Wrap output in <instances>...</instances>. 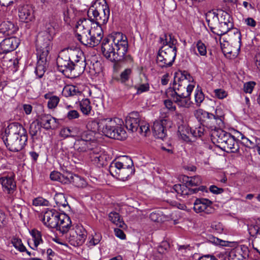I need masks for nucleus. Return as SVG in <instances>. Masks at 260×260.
Here are the masks:
<instances>
[{
	"mask_svg": "<svg viewBox=\"0 0 260 260\" xmlns=\"http://www.w3.org/2000/svg\"><path fill=\"white\" fill-rule=\"evenodd\" d=\"M128 49L127 38L121 33L103 39L102 51L104 56L110 61H122L131 63L133 59L130 55H126Z\"/></svg>",
	"mask_w": 260,
	"mask_h": 260,
	"instance_id": "nucleus-1",
	"label": "nucleus"
},
{
	"mask_svg": "<svg viewBox=\"0 0 260 260\" xmlns=\"http://www.w3.org/2000/svg\"><path fill=\"white\" fill-rule=\"evenodd\" d=\"M187 77L190 75L185 72L175 73L173 87L166 92L167 96L181 108H188L192 104L190 95L194 85L188 83Z\"/></svg>",
	"mask_w": 260,
	"mask_h": 260,
	"instance_id": "nucleus-2",
	"label": "nucleus"
},
{
	"mask_svg": "<svg viewBox=\"0 0 260 260\" xmlns=\"http://www.w3.org/2000/svg\"><path fill=\"white\" fill-rule=\"evenodd\" d=\"M159 42L162 46L157 53V64L162 68L170 67L176 56L177 40L171 34H164L160 37Z\"/></svg>",
	"mask_w": 260,
	"mask_h": 260,
	"instance_id": "nucleus-3",
	"label": "nucleus"
},
{
	"mask_svg": "<svg viewBox=\"0 0 260 260\" xmlns=\"http://www.w3.org/2000/svg\"><path fill=\"white\" fill-rule=\"evenodd\" d=\"M88 16L94 25L106 24L109 18L110 9L106 0H96L88 11Z\"/></svg>",
	"mask_w": 260,
	"mask_h": 260,
	"instance_id": "nucleus-4",
	"label": "nucleus"
},
{
	"mask_svg": "<svg viewBox=\"0 0 260 260\" xmlns=\"http://www.w3.org/2000/svg\"><path fill=\"white\" fill-rule=\"evenodd\" d=\"M211 137L214 143L219 144L227 152L236 153L239 149L238 142L235 137L221 129L213 131L211 133Z\"/></svg>",
	"mask_w": 260,
	"mask_h": 260,
	"instance_id": "nucleus-5",
	"label": "nucleus"
},
{
	"mask_svg": "<svg viewBox=\"0 0 260 260\" xmlns=\"http://www.w3.org/2000/svg\"><path fill=\"white\" fill-rule=\"evenodd\" d=\"M100 126L101 132L109 138L122 140L126 137L125 131L117 123L115 119H101Z\"/></svg>",
	"mask_w": 260,
	"mask_h": 260,
	"instance_id": "nucleus-6",
	"label": "nucleus"
},
{
	"mask_svg": "<svg viewBox=\"0 0 260 260\" xmlns=\"http://www.w3.org/2000/svg\"><path fill=\"white\" fill-rule=\"evenodd\" d=\"M183 180L185 184H175L172 188L173 190L182 196L196 193L199 191L203 192L206 191V187L204 186H201L198 188L192 189L189 188V187L199 186L202 183V179L200 176H184Z\"/></svg>",
	"mask_w": 260,
	"mask_h": 260,
	"instance_id": "nucleus-7",
	"label": "nucleus"
},
{
	"mask_svg": "<svg viewBox=\"0 0 260 260\" xmlns=\"http://www.w3.org/2000/svg\"><path fill=\"white\" fill-rule=\"evenodd\" d=\"M218 14L214 12L209 11L206 15V19L208 22V26L211 31L218 36H222L227 33L233 27V24H225L218 22V24L215 23L218 19Z\"/></svg>",
	"mask_w": 260,
	"mask_h": 260,
	"instance_id": "nucleus-8",
	"label": "nucleus"
},
{
	"mask_svg": "<svg viewBox=\"0 0 260 260\" xmlns=\"http://www.w3.org/2000/svg\"><path fill=\"white\" fill-rule=\"evenodd\" d=\"M53 37L45 32H40L36 39V50L37 55L43 57L49 56L50 51L52 47Z\"/></svg>",
	"mask_w": 260,
	"mask_h": 260,
	"instance_id": "nucleus-9",
	"label": "nucleus"
},
{
	"mask_svg": "<svg viewBox=\"0 0 260 260\" xmlns=\"http://www.w3.org/2000/svg\"><path fill=\"white\" fill-rule=\"evenodd\" d=\"M91 20L86 18L80 19L76 25V37L83 45L88 40V35L92 28Z\"/></svg>",
	"mask_w": 260,
	"mask_h": 260,
	"instance_id": "nucleus-10",
	"label": "nucleus"
},
{
	"mask_svg": "<svg viewBox=\"0 0 260 260\" xmlns=\"http://www.w3.org/2000/svg\"><path fill=\"white\" fill-rule=\"evenodd\" d=\"M87 237V232L82 226H77L67 235V239L70 244L77 247L82 245Z\"/></svg>",
	"mask_w": 260,
	"mask_h": 260,
	"instance_id": "nucleus-11",
	"label": "nucleus"
},
{
	"mask_svg": "<svg viewBox=\"0 0 260 260\" xmlns=\"http://www.w3.org/2000/svg\"><path fill=\"white\" fill-rule=\"evenodd\" d=\"M28 136L6 137L3 141L9 150L18 152L21 150L26 145Z\"/></svg>",
	"mask_w": 260,
	"mask_h": 260,
	"instance_id": "nucleus-12",
	"label": "nucleus"
},
{
	"mask_svg": "<svg viewBox=\"0 0 260 260\" xmlns=\"http://www.w3.org/2000/svg\"><path fill=\"white\" fill-rule=\"evenodd\" d=\"M104 36L103 31L101 26L94 25L88 35V40H85L83 45L93 47L100 44Z\"/></svg>",
	"mask_w": 260,
	"mask_h": 260,
	"instance_id": "nucleus-13",
	"label": "nucleus"
},
{
	"mask_svg": "<svg viewBox=\"0 0 260 260\" xmlns=\"http://www.w3.org/2000/svg\"><path fill=\"white\" fill-rule=\"evenodd\" d=\"M75 54L76 55L75 60H73V68L74 73V77H76L83 73L86 68V66L88 64L85 60L83 53L79 49H75Z\"/></svg>",
	"mask_w": 260,
	"mask_h": 260,
	"instance_id": "nucleus-14",
	"label": "nucleus"
},
{
	"mask_svg": "<svg viewBox=\"0 0 260 260\" xmlns=\"http://www.w3.org/2000/svg\"><path fill=\"white\" fill-rule=\"evenodd\" d=\"M61 214L54 209L47 210L44 214V224L49 228H56L58 226Z\"/></svg>",
	"mask_w": 260,
	"mask_h": 260,
	"instance_id": "nucleus-15",
	"label": "nucleus"
},
{
	"mask_svg": "<svg viewBox=\"0 0 260 260\" xmlns=\"http://www.w3.org/2000/svg\"><path fill=\"white\" fill-rule=\"evenodd\" d=\"M212 204V202L207 199H197L193 203V210L197 213L209 214L214 211Z\"/></svg>",
	"mask_w": 260,
	"mask_h": 260,
	"instance_id": "nucleus-16",
	"label": "nucleus"
},
{
	"mask_svg": "<svg viewBox=\"0 0 260 260\" xmlns=\"http://www.w3.org/2000/svg\"><path fill=\"white\" fill-rule=\"evenodd\" d=\"M75 49L71 48H66L62 50L59 53L58 56L56 59L57 69H61L65 67L66 64L69 63V61L75 60L76 56L75 54Z\"/></svg>",
	"mask_w": 260,
	"mask_h": 260,
	"instance_id": "nucleus-17",
	"label": "nucleus"
},
{
	"mask_svg": "<svg viewBox=\"0 0 260 260\" xmlns=\"http://www.w3.org/2000/svg\"><path fill=\"white\" fill-rule=\"evenodd\" d=\"M109 172L113 176L122 181H125L134 174L135 168L123 167L119 168V167L117 168L113 165H110L109 167Z\"/></svg>",
	"mask_w": 260,
	"mask_h": 260,
	"instance_id": "nucleus-18",
	"label": "nucleus"
},
{
	"mask_svg": "<svg viewBox=\"0 0 260 260\" xmlns=\"http://www.w3.org/2000/svg\"><path fill=\"white\" fill-rule=\"evenodd\" d=\"M15 175L11 172L7 175H4L0 178L3 189L4 192L8 194H12L16 190V184L14 180Z\"/></svg>",
	"mask_w": 260,
	"mask_h": 260,
	"instance_id": "nucleus-19",
	"label": "nucleus"
},
{
	"mask_svg": "<svg viewBox=\"0 0 260 260\" xmlns=\"http://www.w3.org/2000/svg\"><path fill=\"white\" fill-rule=\"evenodd\" d=\"M6 137L27 136L26 129L18 122L10 123L5 129Z\"/></svg>",
	"mask_w": 260,
	"mask_h": 260,
	"instance_id": "nucleus-20",
	"label": "nucleus"
},
{
	"mask_svg": "<svg viewBox=\"0 0 260 260\" xmlns=\"http://www.w3.org/2000/svg\"><path fill=\"white\" fill-rule=\"evenodd\" d=\"M169 121L166 119L156 120L152 126L154 136L158 139L163 140L167 137V126Z\"/></svg>",
	"mask_w": 260,
	"mask_h": 260,
	"instance_id": "nucleus-21",
	"label": "nucleus"
},
{
	"mask_svg": "<svg viewBox=\"0 0 260 260\" xmlns=\"http://www.w3.org/2000/svg\"><path fill=\"white\" fill-rule=\"evenodd\" d=\"M37 120L46 130L54 129L57 127L58 124V120L50 114H42L38 116Z\"/></svg>",
	"mask_w": 260,
	"mask_h": 260,
	"instance_id": "nucleus-22",
	"label": "nucleus"
},
{
	"mask_svg": "<svg viewBox=\"0 0 260 260\" xmlns=\"http://www.w3.org/2000/svg\"><path fill=\"white\" fill-rule=\"evenodd\" d=\"M95 143L94 142H88L79 139L76 140L74 147L76 151L79 153H88L91 155V152L94 149Z\"/></svg>",
	"mask_w": 260,
	"mask_h": 260,
	"instance_id": "nucleus-23",
	"label": "nucleus"
},
{
	"mask_svg": "<svg viewBox=\"0 0 260 260\" xmlns=\"http://www.w3.org/2000/svg\"><path fill=\"white\" fill-rule=\"evenodd\" d=\"M140 123L139 114L138 112H133L126 117L125 126L128 131L132 132L138 130Z\"/></svg>",
	"mask_w": 260,
	"mask_h": 260,
	"instance_id": "nucleus-24",
	"label": "nucleus"
},
{
	"mask_svg": "<svg viewBox=\"0 0 260 260\" xmlns=\"http://www.w3.org/2000/svg\"><path fill=\"white\" fill-rule=\"evenodd\" d=\"M247 247H238L232 249L229 253V260H246L249 256Z\"/></svg>",
	"mask_w": 260,
	"mask_h": 260,
	"instance_id": "nucleus-25",
	"label": "nucleus"
},
{
	"mask_svg": "<svg viewBox=\"0 0 260 260\" xmlns=\"http://www.w3.org/2000/svg\"><path fill=\"white\" fill-rule=\"evenodd\" d=\"M18 46V40L15 37L4 39L0 43V54L7 53L15 49Z\"/></svg>",
	"mask_w": 260,
	"mask_h": 260,
	"instance_id": "nucleus-26",
	"label": "nucleus"
},
{
	"mask_svg": "<svg viewBox=\"0 0 260 260\" xmlns=\"http://www.w3.org/2000/svg\"><path fill=\"white\" fill-rule=\"evenodd\" d=\"M34 10L31 6L24 5L19 8L18 16L21 21L28 23L32 21L35 16Z\"/></svg>",
	"mask_w": 260,
	"mask_h": 260,
	"instance_id": "nucleus-27",
	"label": "nucleus"
},
{
	"mask_svg": "<svg viewBox=\"0 0 260 260\" xmlns=\"http://www.w3.org/2000/svg\"><path fill=\"white\" fill-rule=\"evenodd\" d=\"M215 113V114L209 113V116L205 123L207 127L212 129V132L219 129L216 128L217 126L220 127L223 125L222 116L218 115V110L216 109Z\"/></svg>",
	"mask_w": 260,
	"mask_h": 260,
	"instance_id": "nucleus-28",
	"label": "nucleus"
},
{
	"mask_svg": "<svg viewBox=\"0 0 260 260\" xmlns=\"http://www.w3.org/2000/svg\"><path fill=\"white\" fill-rule=\"evenodd\" d=\"M72 183L76 187L79 188H83L87 185V182L83 178L72 173H67L66 176L64 183Z\"/></svg>",
	"mask_w": 260,
	"mask_h": 260,
	"instance_id": "nucleus-29",
	"label": "nucleus"
},
{
	"mask_svg": "<svg viewBox=\"0 0 260 260\" xmlns=\"http://www.w3.org/2000/svg\"><path fill=\"white\" fill-rule=\"evenodd\" d=\"M58 25L54 17H49L44 20L43 30L41 32H45L54 36L57 29Z\"/></svg>",
	"mask_w": 260,
	"mask_h": 260,
	"instance_id": "nucleus-30",
	"label": "nucleus"
},
{
	"mask_svg": "<svg viewBox=\"0 0 260 260\" xmlns=\"http://www.w3.org/2000/svg\"><path fill=\"white\" fill-rule=\"evenodd\" d=\"M38 61L36 68L35 73L39 78H42L46 69V63L49 59V56H45L43 57L42 55H37Z\"/></svg>",
	"mask_w": 260,
	"mask_h": 260,
	"instance_id": "nucleus-31",
	"label": "nucleus"
},
{
	"mask_svg": "<svg viewBox=\"0 0 260 260\" xmlns=\"http://www.w3.org/2000/svg\"><path fill=\"white\" fill-rule=\"evenodd\" d=\"M18 27L10 21L3 22L0 24V32L7 36H11L15 33Z\"/></svg>",
	"mask_w": 260,
	"mask_h": 260,
	"instance_id": "nucleus-32",
	"label": "nucleus"
},
{
	"mask_svg": "<svg viewBox=\"0 0 260 260\" xmlns=\"http://www.w3.org/2000/svg\"><path fill=\"white\" fill-rule=\"evenodd\" d=\"M89 155L91 160L97 165L103 166L106 160V156L101 152L100 148L95 147Z\"/></svg>",
	"mask_w": 260,
	"mask_h": 260,
	"instance_id": "nucleus-33",
	"label": "nucleus"
},
{
	"mask_svg": "<svg viewBox=\"0 0 260 260\" xmlns=\"http://www.w3.org/2000/svg\"><path fill=\"white\" fill-rule=\"evenodd\" d=\"M60 216L61 217L58 222V226L56 229L62 233H66L71 227V220L70 218L66 214H62Z\"/></svg>",
	"mask_w": 260,
	"mask_h": 260,
	"instance_id": "nucleus-34",
	"label": "nucleus"
},
{
	"mask_svg": "<svg viewBox=\"0 0 260 260\" xmlns=\"http://www.w3.org/2000/svg\"><path fill=\"white\" fill-rule=\"evenodd\" d=\"M110 165H113L119 168L120 167L134 168L132 159L127 156H123L118 160L113 161Z\"/></svg>",
	"mask_w": 260,
	"mask_h": 260,
	"instance_id": "nucleus-35",
	"label": "nucleus"
},
{
	"mask_svg": "<svg viewBox=\"0 0 260 260\" xmlns=\"http://www.w3.org/2000/svg\"><path fill=\"white\" fill-rule=\"evenodd\" d=\"M41 127L42 126L37 120L30 124L29 133L33 140L38 139L40 136L42 131Z\"/></svg>",
	"mask_w": 260,
	"mask_h": 260,
	"instance_id": "nucleus-36",
	"label": "nucleus"
},
{
	"mask_svg": "<svg viewBox=\"0 0 260 260\" xmlns=\"http://www.w3.org/2000/svg\"><path fill=\"white\" fill-rule=\"evenodd\" d=\"M81 93L76 86L70 85L65 86L62 91V94L66 97L80 94Z\"/></svg>",
	"mask_w": 260,
	"mask_h": 260,
	"instance_id": "nucleus-37",
	"label": "nucleus"
},
{
	"mask_svg": "<svg viewBox=\"0 0 260 260\" xmlns=\"http://www.w3.org/2000/svg\"><path fill=\"white\" fill-rule=\"evenodd\" d=\"M45 99L48 100V107L49 109L55 108L59 102V98L56 95H54L51 93H48L44 95Z\"/></svg>",
	"mask_w": 260,
	"mask_h": 260,
	"instance_id": "nucleus-38",
	"label": "nucleus"
},
{
	"mask_svg": "<svg viewBox=\"0 0 260 260\" xmlns=\"http://www.w3.org/2000/svg\"><path fill=\"white\" fill-rule=\"evenodd\" d=\"M73 61L72 60L69 61V63L66 64L65 67H63L61 69L58 70L61 72L64 76L68 78H73V74L74 73L73 68Z\"/></svg>",
	"mask_w": 260,
	"mask_h": 260,
	"instance_id": "nucleus-39",
	"label": "nucleus"
},
{
	"mask_svg": "<svg viewBox=\"0 0 260 260\" xmlns=\"http://www.w3.org/2000/svg\"><path fill=\"white\" fill-rule=\"evenodd\" d=\"M109 219L117 226L124 228L125 224L121 219L119 213L116 212H112L109 214Z\"/></svg>",
	"mask_w": 260,
	"mask_h": 260,
	"instance_id": "nucleus-40",
	"label": "nucleus"
},
{
	"mask_svg": "<svg viewBox=\"0 0 260 260\" xmlns=\"http://www.w3.org/2000/svg\"><path fill=\"white\" fill-rule=\"evenodd\" d=\"M132 74V70L130 68H127L122 71L119 77L116 78V80L120 82L121 83H125L129 80Z\"/></svg>",
	"mask_w": 260,
	"mask_h": 260,
	"instance_id": "nucleus-41",
	"label": "nucleus"
},
{
	"mask_svg": "<svg viewBox=\"0 0 260 260\" xmlns=\"http://www.w3.org/2000/svg\"><path fill=\"white\" fill-rule=\"evenodd\" d=\"M86 128L88 131L92 132L93 133H95L97 131L101 132L100 120L98 122L92 119H89L86 124Z\"/></svg>",
	"mask_w": 260,
	"mask_h": 260,
	"instance_id": "nucleus-42",
	"label": "nucleus"
},
{
	"mask_svg": "<svg viewBox=\"0 0 260 260\" xmlns=\"http://www.w3.org/2000/svg\"><path fill=\"white\" fill-rule=\"evenodd\" d=\"M80 110L85 115H89L91 110L90 102L89 100L85 99L82 100L80 103Z\"/></svg>",
	"mask_w": 260,
	"mask_h": 260,
	"instance_id": "nucleus-43",
	"label": "nucleus"
},
{
	"mask_svg": "<svg viewBox=\"0 0 260 260\" xmlns=\"http://www.w3.org/2000/svg\"><path fill=\"white\" fill-rule=\"evenodd\" d=\"M54 200L58 207H66L68 205L66 198L63 193H56Z\"/></svg>",
	"mask_w": 260,
	"mask_h": 260,
	"instance_id": "nucleus-44",
	"label": "nucleus"
},
{
	"mask_svg": "<svg viewBox=\"0 0 260 260\" xmlns=\"http://www.w3.org/2000/svg\"><path fill=\"white\" fill-rule=\"evenodd\" d=\"M205 99L204 94L200 87L198 86L195 90L194 100L197 106H200Z\"/></svg>",
	"mask_w": 260,
	"mask_h": 260,
	"instance_id": "nucleus-45",
	"label": "nucleus"
},
{
	"mask_svg": "<svg viewBox=\"0 0 260 260\" xmlns=\"http://www.w3.org/2000/svg\"><path fill=\"white\" fill-rule=\"evenodd\" d=\"M209 113L202 109H198L194 112V115L200 121H202L205 123L208 117H209Z\"/></svg>",
	"mask_w": 260,
	"mask_h": 260,
	"instance_id": "nucleus-46",
	"label": "nucleus"
},
{
	"mask_svg": "<svg viewBox=\"0 0 260 260\" xmlns=\"http://www.w3.org/2000/svg\"><path fill=\"white\" fill-rule=\"evenodd\" d=\"M63 19L66 23L69 24L72 19L74 17L73 10L71 8H67L63 11Z\"/></svg>",
	"mask_w": 260,
	"mask_h": 260,
	"instance_id": "nucleus-47",
	"label": "nucleus"
},
{
	"mask_svg": "<svg viewBox=\"0 0 260 260\" xmlns=\"http://www.w3.org/2000/svg\"><path fill=\"white\" fill-rule=\"evenodd\" d=\"M232 18H231L230 14L226 12L222 11L221 14H220V18H218L217 21L218 22L222 23H224L225 24H233V22L232 21Z\"/></svg>",
	"mask_w": 260,
	"mask_h": 260,
	"instance_id": "nucleus-48",
	"label": "nucleus"
},
{
	"mask_svg": "<svg viewBox=\"0 0 260 260\" xmlns=\"http://www.w3.org/2000/svg\"><path fill=\"white\" fill-rule=\"evenodd\" d=\"M11 242L15 248L20 252H24L25 251H26V249L22 244L20 239L16 237H13L12 239Z\"/></svg>",
	"mask_w": 260,
	"mask_h": 260,
	"instance_id": "nucleus-49",
	"label": "nucleus"
},
{
	"mask_svg": "<svg viewBox=\"0 0 260 260\" xmlns=\"http://www.w3.org/2000/svg\"><path fill=\"white\" fill-rule=\"evenodd\" d=\"M31 234L33 238L35 247H37L39 244L43 242L41 233L38 230H32Z\"/></svg>",
	"mask_w": 260,
	"mask_h": 260,
	"instance_id": "nucleus-50",
	"label": "nucleus"
},
{
	"mask_svg": "<svg viewBox=\"0 0 260 260\" xmlns=\"http://www.w3.org/2000/svg\"><path fill=\"white\" fill-rule=\"evenodd\" d=\"M258 138H254L253 141L250 140L244 136L242 135L241 137V143L247 147L254 148L257 146L256 140Z\"/></svg>",
	"mask_w": 260,
	"mask_h": 260,
	"instance_id": "nucleus-51",
	"label": "nucleus"
},
{
	"mask_svg": "<svg viewBox=\"0 0 260 260\" xmlns=\"http://www.w3.org/2000/svg\"><path fill=\"white\" fill-rule=\"evenodd\" d=\"M102 237L100 234L95 233L94 235H92L91 238H89L87 245L88 247H92L95 246L100 243L102 240Z\"/></svg>",
	"mask_w": 260,
	"mask_h": 260,
	"instance_id": "nucleus-52",
	"label": "nucleus"
},
{
	"mask_svg": "<svg viewBox=\"0 0 260 260\" xmlns=\"http://www.w3.org/2000/svg\"><path fill=\"white\" fill-rule=\"evenodd\" d=\"M89 72L92 74H99L102 71L101 64L100 62H90L89 65Z\"/></svg>",
	"mask_w": 260,
	"mask_h": 260,
	"instance_id": "nucleus-53",
	"label": "nucleus"
},
{
	"mask_svg": "<svg viewBox=\"0 0 260 260\" xmlns=\"http://www.w3.org/2000/svg\"><path fill=\"white\" fill-rule=\"evenodd\" d=\"M139 133L144 136H147L150 134L149 124L145 122H141L139 125Z\"/></svg>",
	"mask_w": 260,
	"mask_h": 260,
	"instance_id": "nucleus-54",
	"label": "nucleus"
},
{
	"mask_svg": "<svg viewBox=\"0 0 260 260\" xmlns=\"http://www.w3.org/2000/svg\"><path fill=\"white\" fill-rule=\"evenodd\" d=\"M204 131L205 129L204 126H200L198 127H195L194 128H191V131L190 134H191V136L193 137L200 138L204 135Z\"/></svg>",
	"mask_w": 260,
	"mask_h": 260,
	"instance_id": "nucleus-55",
	"label": "nucleus"
},
{
	"mask_svg": "<svg viewBox=\"0 0 260 260\" xmlns=\"http://www.w3.org/2000/svg\"><path fill=\"white\" fill-rule=\"evenodd\" d=\"M66 176V175L61 174L58 172H52L50 174V177L52 180L58 181L64 183Z\"/></svg>",
	"mask_w": 260,
	"mask_h": 260,
	"instance_id": "nucleus-56",
	"label": "nucleus"
},
{
	"mask_svg": "<svg viewBox=\"0 0 260 260\" xmlns=\"http://www.w3.org/2000/svg\"><path fill=\"white\" fill-rule=\"evenodd\" d=\"M196 48L199 53L201 56H206L207 54V48L206 45L201 41H199L196 44Z\"/></svg>",
	"mask_w": 260,
	"mask_h": 260,
	"instance_id": "nucleus-57",
	"label": "nucleus"
},
{
	"mask_svg": "<svg viewBox=\"0 0 260 260\" xmlns=\"http://www.w3.org/2000/svg\"><path fill=\"white\" fill-rule=\"evenodd\" d=\"M233 39L238 44V49L237 50L238 51L240 50V46L241 44V35L239 30L238 29H233Z\"/></svg>",
	"mask_w": 260,
	"mask_h": 260,
	"instance_id": "nucleus-58",
	"label": "nucleus"
},
{
	"mask_svg": "<svg viewBox=\"0 0 260 260\" xmlns=\"http://www.w3.org/2000/svg\"><path fill=\"white\" fill-rule=\"evenodd\" d=\"M93 134L92 132L89 131H84L81 134L79 139L92 142L91 141L93 139Z\"/></svg>",
	"mask_w": 260,
	"mask_h": 260,
	"instance_id": "nucleus-59",
	"label": "nucleus"
},
{
	"mask_svg": "<svg viewBox=\"0 0 260 260\" xmlns=\"http://www.w3.org/2000/svg\"><path fill=\"white\" fill-rule=\"evenodd\" d=\"M32 204L36 206H48L49 202L42 197H38L33 200Z\"/></svg>",
	"mask_w": 260,
	"mask_h": 260,
	"instance_id": "nucleus-60",
	"label": "nucleus"
},
{
	"mask_svg": "<svg viewBox=\"0 0 260 260\" xmlns=\"http://www.w3.org/2000/svg\"><path fill=\"white\" fill-rule=\"evenodd\" d=\"M248 231L251 236L257 237V234L260 233V227L256 223L255 225H251L248 228Z\"/></svg>",
	"mask_w": 260,
	"mask_h": 260,
	"instance_id": "nucleus-61",
	"label": "nucleus"
},
{
	"mask_svg": "<svg viewBox=\"0 0 260 260\" xmlns=\"http://www.w3.org/2000/svg\"><path fill=\"white\" fill-rule=\"evenodd\" d=\"M255 85V83L253 81L245 83L243 87L244 91L246 93H251L253 91Z\"/></svg>",
	"mask_w": 260,
	"mask_h": 260,
	"instance_id": "nucleus-62",
	"label": "nucleus"
},
{
	"mask_svg": "<svg viewBox=\"0 0 260 260\" xmlns=\"http://www.w3.org/2000/svg\"><path fill=\"white\" fill-rule=\"evenodd\" d=\"M178 133L180 134L181 138L186 142H189L191 141L190 138V135L185 134L183 129V125L178 127Z\"/></svg>",
	"mask_w": 260,
	"mask_h": 260,
	"instance_id": "nucleus-63",
	"label": "nucleus"
},
{
	"mask_svg": "<svg viewBox=\"0 0 260 260\" xmlns=\"http://www.w3.org/2000/svg\"><path fill=\"white\" fill-rule=\"evenodd\" d=\"M137 89V94H139L144 92L147 91L149 90V85L148 83L142 84L138 87H135Z\"/></svg>",
	"mask_w": 260,
	"mask_h": 260,
	"instance_id": "nucleus-64",
	"label": "nucleus"
}]
</instances>
